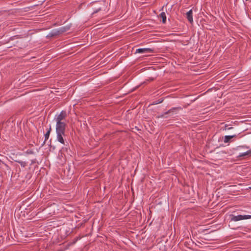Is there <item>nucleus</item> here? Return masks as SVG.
<instances>
[{"instance_id": "obj_12", "label": "nucleus", "mask_w": 251, "mask_h": 251, "mask_svg": "<svg viewBox=\"0 0 251 251\" xmlns=\"http://www.w3.org/2000/svg\"><path fill=\"white\" fill-rule=\"evenodd\" d=\"M249 189H251V187H249Z\"/></svg>"}, {"instance_id": "obj_6", "label": "nucleus", "mask_w": 251, "mask_h": 251, "mask_svg": "<svg viewBox=\"0 0 251 251\" xmlns=\"http://www.w3.org/2000/svg\"><path fill=\"white\" fill-rule=\"evenodd\" d=\"M192 10L190 9L188 12L186 13V17L188 20V21L190 23H192L193 22V15H192Z\"/></svg>"}, {"instance_id": "obj_11", "label": "nucleus", "mask_w": 251, "mask_h": 251, "mask_svg": "<svg viewBox=\"0 0 251 251\" xmlns=\"http://www.w3.org/2000/svg\"><path fill=\"white\" fill-rule=\"evenodd\" d=\"M50 129H51L50 128L49 130L45 134V140H47L49 139V136H50Z\"/></svg>"}, {"instance_id": "obj_7", "label": "nucleus", "mask_w": 251, "mask_h": 251, "mask_svg": "<svg viewBox=\"0 0 251 251\" xmlns=\"http://www.w3.org/2000/svg\"><path fill=\"white\" fill-rule=\"evenodd\" d=\"M236 136V135H226L224 137V142L226 143H228L229 140Z\"/></svg>"}, {"instance_id": "obj_9", "label": "nucleus", "mask_w": 251, "mask_h": 251, "mask_svg": "<svg viewBox=\"0 0 251 251\" xmlns=\"http://www.w3.org/2000/svg\"><path fill=\"white\" fill-rule=\"evenodd\" d=\"M160 17L162 19V22L165 23L166 21V16L165 12H162L160 14Z\"/></svg>"}, {"instance_id": "obj_3", "label": "nucleus", "mask_w": 251, "mask_h": 251, "mask_svg": "<svg viewBox=\"0 0 251 251\" xmlns=\"http://www.w3.org/2000/svg\"><path fill=\"white\" fill-rule=\"evenodd\" d=\"M67 116V113L65 111L62 110L59 114H56L54 118L56 123L65 122L64 120Z\"/></svg>"}, {"instance_id": "obj_10", "label": "nucleus", "mask_w": 251, "mask_h": 251, "mask_svg": "<svg viewBox=\"0 0 251 251\" xmlns=\"http://www.w3.org/2000/svg\"><path fill=\"white\" fill-rule=\"evenodd\" d=\"M15 161L20 164L22 167H25L26 166V163L25 161L20 160H15Z\"/></svg>"}, {"instance_id": "obj_1", "label": "nucleus", "mask_w": 251, "mask_h": 251, "mask_svg": "<svg viewBox=\"0 0 251 251\" xmlns=\"http://www.w3.org/2000/svg\"><path fill=\"white\" fill-rule=\"evenodd\" d=\"M66 126V124L65 122L56 123L55 130L56 133V140L64 145H65L64 137L65 136V130Z\"/></svg>"}, {"instance_id": "obj_4", "label": "nucleus", "mask_w": 251, "mask_h": 251, "mask_svg": "<svg viewBox=\"0 0 251 251\" xmlns=\"http://www.w3.org/2000/svg\"><path fill=\"white\" fill-rule=\"evenodd\" d=\"M251 219V215H231L230 220L232 221L237 222L241 220Z\"/></svg>"}, {"instance_id": "obj_2", "label": "nucleus", "mask_w": 251, "mask_h": 251, "mask_svg": "<svg viewBox=\"0 0 251 251\" xmlns=\"http://www.w3.org/2000/svg\"><path fill=\"white\" fill-rule=\"evenodd\" d=\"M69 29L70 26L67 25L60 27L59 28L52 29L50 32L46 37L47 38H50L57 36L68 31Z\"/></svg>"}, {"instance_id": "obj_8", "label": "nucleus", "mask_w": 251, "mask_h": 251, "mask_svg": "<svg viewBox=\"0 0 251 251\" xmlns=\"http://www.w3.org/2000/svg\"><path fill=\"white\" fill-rule=\"evenodd\" d=\"M251 154V149L249 150V151H247L240 153L238 155V156L241 157H244V156L248 155Z\"/></svg>"}, {"instance_id": "obj_5", "label": "nucleus", "mask_w": 251, "mask_h": 251, "mask_svg": "<svg viewBox=\"0 0 251 251\" xmlns=\"http://www.w3.org/2000/svg\"><path fill=\"white\" fill-rule=\"evenodd\" d=\"M153 52V50L150 48H140L136 50V53H148Z\"/></svg>"}]
</instances>
